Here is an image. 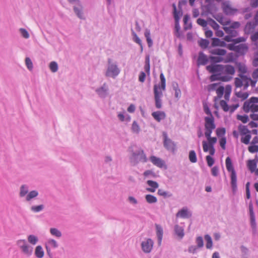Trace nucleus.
Masks as SVG:
<instances>
[{"instance_id":"obj_1","label":"nucleus","mask_w":258,"mask_h":258,"mask_svg":"<svg viewBox=\"0 0 258 258\" xmlns=\"http://www.w3.org/2000/svg\"><path fill=\"white\" fill-rule=\"evenodd\" d=\"M160 85L155 84L154 85L153 92L155 102V106L158 109H160L162 106L161 98L163 96L162 90L166 89V79L163 73L160 75Z\"/></svg>"},{"instance_id":"obj_26","label":"nucleus","mask_w":258,"mask_h":258,"mask_svg":"<svg viewBox=\"0 0 258 258\" xmlns=\"http://www.w3.org/2000/svg\"><path fill=\"white\" fill-rule=\"evenodd\" d=\"M238 55H235L233 52L229 53L226 56V58L224 59L225 63L228 62H235L237 61Z\"/></svg>"},{"instance_id":"obj_29","label":"nucleus","mask_w":258,"mask_h":258,"mask_svg":"<svg viewBox=\"0 0 258 258\" xmlns=\"http://www.w3.org/2000/svg\"><path fill=\"white\" fill-rule=\"evenodd\" d=\"M34 254L37 258H42L44 255V251L41 245H37L35 249Z\"/></svg>"},{"instance_id":"obj_3","label":"nucleus","mask_w":258,"mask_h":258,"mask_svg":"<svg viewBox=\"0 0 258 258\" xmlns=\"http://www.w3.org/2000/svg\"><path fill=\"white\" fill-rule=\"evenodd\" d=\"M130 161L133 166L137 165L140 161L145 163L148 159L143 149H140L136 152H132V156L130 157Z\"/></svg>"},{"instance_id":"obj_45","label":"nucleus","mask_w":258,"mask_h":258,"mask_svg":"<svg viewBox=\"0 0 258 258\" xmlns=\"http://www.w3.org/2000/svg\"><path fill=\"white\" fill-rule=\"evenodd\" d=\"M131 129L132 132L136 134H139L141 131L140 126L136 120L133 121Z\"/></svg>"},{"instance_id":"obj_56","label":"nucleus","mask_w":258,"mask_h":258,"mask_svg":"<svg viewBox=\"0 0 258 258\" xmlns=\"http://www.w3.org/2000/svg\"><path fill=\"white\" fill-rule=\"evenodd\" d=\"M172 8H173V17L176 16H179V15L182 16L183 12H182V9H181V10L179 9V11H177L175 4L173 3L172 4Z\"/></svg>"},{"instance_id":"obj_34","label":"nucleus","mask_w":258,"mask_h":258,"mask_svg":"<svg viewBox=\"0 0 258 258\" xmlns=\"http://www.w3.org/2000/svg\"><path fill=\"white\" fill-rule=\"evenodd\" d=\"M81 8L77 7L76 6H74L73 7V10L75 14L77 16V17L80 19H84L85 17L83 15V9L82 6L80 5Z\"/></svg>"},{"instance_id":"obj_8","label":"nucleus","mask_w":258,"mask_h":258,"mask_svg":"<svg viewBox=\"0 0 258 258\" xmlns=\"http://www.w3.org/2000/svg\"><path fill=\"white\" fill-rule=\"evenodd\" d=\"M182 16H174L175 21V26H174V35L178 38H181L183 37V32L180 30V26L179 24V21Z\"/></svg>"},{"instance_id":"obj_51","label":"nucleus","mask_w":258,"mask_h":258,"mask_svg":"<svg viewBox=\"0 0 258 258\" xmlns=\"http://www.w3.org/2000/svg\"><path fill=\"white\" fill-rule=\"evenodd\" d=\"M226 128L225 127H218L217 128L216 132L218 137H225L226 134Z\"/></svg>"},{"instance_id":"obj_43","label":"nucleus","mask_w":258,"mask_h":258,"mask_svg":"<svg viewBox=\"0 0 258 258\" xmlns=\"http://www.w3.org/2000/svg\"><path fill=\"white\" fill-rule=\"evenodd\" d=\"M207 21L209 24L215 30H217L220 28L219 24L213 19L211 18H207Z\"/></svg>"},{"instance_id":"obj_57","label":"nucleus","mask_w":258,"mask_h":258,"mask_svg":"<svg viewBox=\"0 0 258 258\" xmlns=\"http://www.w3.org/2000/svg\"><path fill=\"white\" fill-rule=\"evenodd\" d=\"M196 242L197 243V247L198 248H202L204 246V240L202 236H198L196 238Z\"/></svg>"},{"instance_id":"obj_60","label":"nucleus","mask_w":258,"mask_h":258,"mask_svg":"<svg viewBox=\"0 0 258 258\" xmlns=\"http://www.w3.org/2000/svg\"><path fill=\"white\" fill-rule=\"evenodd\" d=\"M248 151L251 153H255L258 152V145L255 144H250L248 147Z\"/></svg>"},{"instance_id":"obj_52","label":"nucleus","mask_w":258,"mask_h":258,"mask_svg":"<svg viewBox=\"0 0 258 258\" xmlns=\"http://www.w3.org/2000/svg\"><path fill=\"white\" fill-rule=\"evenodd\" d=\"M244 136V137H242L241 138V143L245 145H248L250 144V140L251 138L250 134H247V135H245Z\"/></svg>"},{"instance_id":"obj_62","label":"nucleus","mask_w":258,"mask_h":258,"mask_svg":"<svg viewBox=\"0 0 258 258\" xmlns=\"http://www.w3.org/2000/svg\"><path fill=\"white\" fill-rule=\"evenodd\" d=\"M225 91L224 86H220L216 89V93L217 94L218 98H222Z\"/></svg>"},{"instance_id":"obj_28","label":"nucleus","mask_w":258,"mask_h":258,"mask_svg":"<svg viewBox=\"0 0 258 258\" xmlns=\"http://www.w3.org/2000/svg\"><path fill=\"white\" fill-rule=\"evenodd\" d=\"M209 52L212 55H217L218 56H224L226 53V50L222 48H216L209 50Z\"/></svg>"},{"instance_id":"obj_54","label":"nucleus","mask_w":258,"mask_h":258,"mask_svg":"<svg viewBox=\"0 0 258 258\" xmlns=\"http://www.w3.org/2000/svg\"><path fill=\"white\" fill-rule=\"evenodd\" d=\"M236 118L238 120H240L243 123H246L249 121V117L247 114H244L243 115L237 114Z\"/></svg>"},{"instance_id":"obj_58","label":"nucleus","mask_w":258,"mask_h":258,"mask_svg":"<svg viewBox=\"0 0 258 258\" xmlns=\"http://www.w3.org/2000/svg\"><path fill=\"white\" fill-rule=\"evenodd\" d=\"M50 233L57 237H60L62 235L61 232L55 228H51L50 229Z\"/></svg>"},{"instance_id":"obj_5","label":"nucleus","mask_w":258,"mask_h":258,"mask_svg":"<svg viewBox=\"0 0 258 258\" xmlns=\"http://www.w3.org/2000/svg\"><path fill=\"white\" fill-rule=\"evenodd\" d=\"M163 146L168 151L174 153L176 151V144L174 141L169 139L166 132H162Z\"/></svg>"},{"instance_id":"obj_4","label":"nucleus","mask_w":258,"mask_h":258,"mask_svg":"<svg viewBox=\"0 0 258 258\" xmlns=\"http://www.w3.org/2000/svg\"><path fill=\"white\" fill-rule=\"evenodd\" d=\"M108 68L105 73L106 77H112L115 78L120 73V70L117 67V62L112 63V60L110 58L107 59Z\"/></svg>"},{"instance_id":"obj_15","label":"nucleus","mask_w":258,"mask_h":258,"mask_svg":"<svg viewBox=\"0 0 258 258\" xmlns=\"http://www.w3.org/2000/svg\"><path fill=\"white\" fill-rule=\"evenodd\" d=\"M210 61L209 56H208L204 53L203 51H200L199 52V56L197 59V65L200 66H205L208 62Z\"/></svg>"},{"instance_id":"obj_40","label":"nucleus","mask_w":258,"mask_h":258,"mask_svg":"<svg viewBox=\"0 0 258 258\" xmlns=\"http://www.w3.org/2000/svg\"><path fill=\"white\" fill-rule=\"evenodd\" d=\"M157 194L160 196H162L164 198H168L172 196V194L169 192L164 190L162 189H159Z\"/></svg>"},{"instance_id":"obj_23","label":"nucleus","mask_w":258,"mask_h":258,"mask_svg":"<svg viewBox=\"0 0 258 258\" xmlns=\"http://www.w3.org/2000/svg\"><path fill=\"white\" fill-rule=\"evenodd\" d=\"M156 227V235L158 239V243L159 245H160L161 243V241L162 240L163 234V228L159 224H155Z\"/></svg>"},{"instance_id":"obj_24","label":"nucleus","mask_w":258,"mask_h":258,"mask_svg":"<svg viewBox=\"0 0 258 258\" xmlns=\"http://www.w3.org/2000/svg\"><path fill=\"white\" fill-rule=\"evenodd\" d=\"M213 17L218 22L223 26L228 25L230 24L231 21L228 20L226 22L223 21L224 17L223 15L219 13L216 15H213Z\"/></svg>"},{"instance_id":"obj_48","label":"nucleus","mask_w":258,"mask_h":258,"mask_svg":"<svg viewBox=\"0 0 258 258\" xmlns=\"http://www.w3.org/2000/svg\"><path fill=\"white\" fill-rule=\"evenodd\" d=\"M28 192V186L26 184L21 185L20 187V196L24 197Z\"/></svg>"},{"instance_id":"obj_18","label":"nucleus","mask_w":258,"mask_h":258,"mask_svg":"<svg viewBox=\"0 0 258 258\" xmlns=\"http://www.w3.org/2000/svg\"><path fill=\"white\" fill-rule=\"evenodd\" d=\"M192 216L191 213L188 211L186 207H184L180 210L176 214V217L182 218H189Z\"/></svg>"},{"instance_id":"obj_21","label":"nucleus","mask_w":258,"mask_h":258,"mask_svg":"<svg viewBox=\"0 0 258 258\" xmlns=\"http://www.w3.org/2000/svg\"><path fill=\"white\" fill-rule=\"evenodd\" d=\"M147 184L150 186V187H147L146 190L150 192H154L156 190V189L159 187L158 183L152 180H148L147 181Z\"/></svg>"},{"instance_id":"obj_46","label":"nucleus","mask_w":258,"mask_h":258,"mask_svg":"<svg viewBox=\"0 0 258 258\" xmlns=\"http://www.w3.org/2000/svg\"><path fill=\"white\" fill-rule=\"evenodd\" d=\"M189 160L191 163H196L197 161L196 153L194 150H191L189 152Z\"/></svg>"},{"instance_id":"obj_19","label":"nucleus","mask_w":258,"mask_h":258,"mask_svg":"<svg viewBox=\"0 0 258 258\" xmlns=\"http://www.w3.org/2000/svg\"><path fill=\"white\" fill-rule=\"evenodd\" d=\"M212 43L211 45V47H215L217 46L220 47H226L227 46V43L223 40H221L218 38L213 37L212 38Z\"/></svg>"},{"instance_id":"obj_16","label":"nucleus","mask_w":258,"mask_h":258,"mask_svg":"<svg viewBox=\"0 0 258 258\" xmlns=\"http://www.w3.org/2000/svg\"><path fill=\"white\" fill-rule=\"evenodd\" d=\"M205 119V128H215L216 124L215 123V119L213 115L211 116H206Z\"/></svg>"},{"instance_id":"obj_38","label":"nucleus","mask_w":258,"mask_h":258,"mask_svg":"<svg viewBox=\"0 0 258 258\" xmlns=\"http://www.w3.org/2000/svg\"><path fill=\"white\" fill-rule=\"evenodd\" d=\"M204 237L206 241V248L207 249H211L213 247V241L211 236L209 234H206Z\"/></svg>"},{"instance_id":"obj_25","label":"nucleus","mask_w":258,"mask_h":258,"mask_svg":"<svg viewBox=\"0 0 258 258\" xmlns=\"http://www.w3.org/2000/svg\"><path fill=\"white\" fill-rule=\"evenodd\" d=\"M174 231L175 235H176L178 238L180 239H182L184 235V229L182 227L179 226L178 225L176 224L174 226Z\"/></svg>"},{"instance_id":"obj_9","label":"nucleus","mask_w":258,"mask_h":258,"mask_svg":"<svg viewBox=\"0 0 258 258\" xmlns=\"http://www.w3.org/2000/svg\"><path fill=\"white\" fill-rule=\"evenodd\" d=\"M206 70L210 73H219L224 71V65L220 64H210L206 67Z\"/></svg>"},{"instance_id":"obj_55","label":"nucleus","mask_w":258,"mask_h":258,"mask_svg":"<svg viewBox=\"0 0 258 258\" xmlns=\"http://www.w3.org/2000/svg\"><path fill=\"white\" fill-rule=\"evenodd\" d=\"M220 77H221V73H214L210 77V80L211 82H214L216 81H220Z\"/></svg>"},{"instance_id":"obj_17","label":"nucleus","mask_w":258,"mask_h":258,"mask_svg":"<svg viewBox=\"0 0 258 258\" xmlns=\"http://www.w3.org/2000/svg\"><path fill=\"white\" fill-rule=\"evenodd\" d=\"M206 9V11L202 13V15H206L207 16L208 14H210L212 16L213 15H215L213 13H212V11H213L215 13H216L218 11V8L216 6L215 4H207L204 6Z\"/></svg>"},{"instance_id":"obj_35","label":"nucleus","mask_w":258,"mask_h":258,"mask_svg":"<svg viewBox=\"0 0 258 258\" xmlns=\"http://www.w3.org/2000/svg\"><path fill=\"white\" fill-rule=\"evenodd\" d=\"M247 166L250 172L252 173L255 171L257 164L253 160L249 159L247 161Z\"/></svg>"},{"instance_id":"obj_7","label":"nucleus","mask_w":258,"mask_h":258,"mask_svg":"<svg viewBox=\"0 0 258 258\" xmlns=\"http://www.w3.org/2000/svg\"><path fill=\"white\" fill-rule=\"evenodd\" d=\"M221 8L223 13L227 16L233 15L238 11L237 9L231 7L229 1L222 2Z\"/></svg>"},{"instance_id":"obj_61","label":"nucleus","mask_w":258,"mask_h":258,"mask_svg":"<svg viewBox=\"0 0 258 258\" xmlns=\"http://www.w3.org/2000/svg\"><path fill=\"white\" fill-rule=\"evenodd\" d=\"M49 68L52 72L55 73L58 70V64L55 61H51L49 64Z\"/></svg>"},{"instance_id":"obj_33","label":"nucleus","mask_w":258,"mask_h":258,"mask_svg":"<svg viewBox=\"0 0 258 258\" xmlns=\"http://www.w3.org/2000/svg\"><path fill=\"white\" fill-rule=\"evenodd\" d=\"M144 35L146 38L147 44L149 47H151L153 46V42L151 37L150 31L148 29H146Z\"/></svg>"},{"instance_id":"obj_6","label":"nucleus","mask_w":258,"mask_h":258,"mask_svg":"<svg viewBox=\"0 0 258 258\" xmlns=\"http://www.w3.org/2000/svg\"><path fill=\"white\" fill-rule=\"evenodd\" d=\"M248 209L250 218V224L252 229V234L254 235L257 232V226L252 201H250L249 203Z\"/></svg>"},{"instance_id":"obj_30","label":"nucleus","mask_w":258,"mask_h":258,"mask_svg":"<svg viewBox=\"0 0 258 258\" xmlns=\"http://www.w3.org/2000/svg\"><path fill=\"white\" fill-rule=\"evenodd\" d=\"M224 73L227 75H233L235 73L234 67L231 64L224 65Z\"/></svg>"},{"instance_id":"obj_10","label":"nucleus","mask_w":258,"mask_h":258,"mask_svg":"<svg viewBox=\"0 0 258 258\" xmlns=\"http://www.w3.org/2000/svg\"><path fill=\"white\" fill-rule=\"evenodd\" d=\"M258 103V97H251L248 100L244 102L242 109L245 113H248L250 110V105Z\"/></svg>"},{"instance_id":"obj_63","label":"nucleus","mask_w":258,"mask_h":258,"mask_svg":"<svg viewBox=\"0 0 258 258\" xmlns=\"http://www.w3.org/2000/svg\"><path fill=\"white\" fill-rule=\"evenodd\" d=\"M207 165L209 167H212L215 163V159L210 155L206 157Z\"/></svg>"},{"instance_id":"obj_12","label":"nucleus","mask_w":258,"mask_h":258,"mask_svg":"<svg viewBox=\"0 0 258 258\" xmlns=\"http://www.w3.org/2000/svg\"><path fill=\"white\" fill-rule=\"evenodd\" d=\"M208 142L206 141H203L202 142L203 150L205 152H207L209 151L208 146L212 147L214 146V145L216 143L217 141V139L216 137H212L210 136V138H206Z\"/></svg>"},{"instance_id":"obj_14","label":"nucleus","mask_w":258,"mask_h":258,"mask_svg":"<svg viewBox=\"0 0 258 258\" xmlns=\"http://www.w3.org/2000/svg\"><path fill=\"white\" fill-rule=\"evenodd\" d=\"M95 92L100 98H106L108 94V88L106 83H104L101 87L97 88Z\"/></svg>"},{"instance_id":"obj_42","label":"nucleus","mask_w":258,"mask_h":258,"mask_svg":"<svg viewBox=\"0 0 258 258\" xmlns=\"http://www.w3.org/2000/svg\"><path fill=\"white\" fill-rule=\"evenodd\" d=\"M145 199L149 204H154L157 202V198L150 194L146 195L145 196Z\"/></svg>"},{"instance_id":"obj_47","label":"nucleus","mask_w":258,"mask_h":258,"mask_svg":"<svg viewBox=\"0 0 258 258\" xmlns=\"http://www.w3.org/2000/svg\"><path fill=\"white\" fill-rule=\"evenodd\" d=\"M235 94L237 97L242 98V101L246 100L249 95L248 92L242 93L241 91L236 92Z\"/></svg>"},{"instance_id":"obj_13","label":"nucleus","mask_w":258,"mask_h":258,"mask_svg":"<svg viewBox=\"0 0 258 258\" xmlns=\"http://www.w3.org/2000/svg\"><path fill=\"white\" fill-rule=\"evenodd\" d=\"M150 160L154 165L160 168H164L165 169H167V166L165 164V161L162 159L152 155L150 157Z\"/></svg>"},{"instance_id":"obj_44","label":"nucleus","mask_w":258,"mask_h":258,"mask_svg":"<svg viewBox=\"0 0 258 258\" xmlns=\"http://www.w3.org/2000/svg\"><path fill=\"white\" fill-rule=\"evenodd\" d=\"M38 195V191L36 190H33L29 192V194L27 195L26 200L27 201H30L32 199L36 198Z\"/></svg>"},{"instance_id":"obj_53","label":"nucleus","mask_w":258,"mask_h":258,"mask_svg":"<svg viewBox=\"0 0 258 258\" xmlns=\"http://www.w3.org/2000/svg\"><path fill=\"white\" fill-rule=\"evenodd\" d=\"M132 35L133 36V40L135 42L137 43L139 45H141V44H143L141 39L138 36L137 34L133 30H132Z\"/></svg>"},{"instance_id":"obj_22","label":"nucleus","mask_w":258,"mask_h":258,"mask_svg":"<svg viewBox=\"0 0 258 258\" xmlns=\"http://www.w3.org/2000/svg\"><path fill=\"white\" fill-rule=\"evenodd\" d=\"M21 250L24 254L29 256L32 254L33 248L26 243L25 245L21 246Z\"/></svg>"},{"instance_id":"obj_59","label":"nucleus","mask_w":258,"mask_h":258,"mask_svg":"<svg viewBox=\"0 0 258 258\" xmlns=\"http://www.w3.org/2000/svg\"><path fill=\"white\" fill-rule=\"evenodd\" d=\"M220 105L222 107L223 110L225 112H227L230 109V106L227 104L226 100H222L220 101Z\"/></svg>"},{"instance_id":"obj_36","label":"nucleus","mask_w":258,"mask_h":258,"mask_svg":"<svg viewBox=\"0 0 258 258\" xmlns=\"http://www.w3.org/2000/svg\"><path fill=\"white\" fill-rule=\"evenodd\" d=\"M238 128L242 136L247 135V134H250V131H249L245 125L240 124L239 125Z\"/></svg>"},{"instance_id":"obj_49","label":"nucleus","mask_w":258,"mask_h":258,"mask_svg":"<svg viewBox=\"0 0 258 258\" xmlns=\"http://www.w3.org/2000/svg\"><path fill=\"white\" fill-rule=\"evenodd\" d=\"M44 209V206L42 204L37 206H32L31 207V210L34 213H38L42 211Z\"/></svg>"},{"instance_id":"obj_11","label":"nucleus","mask_w":258,"mask_h":258,"mask_svg":"<svg viewBox=\"0 0 258 258\" xmlns=\"http://www.w3.org/2000/svg\"><path fill=\"white\" fill-rule=\"evenodd\" d=\"M154 242L151 238H148L141 243L142 249L145 253H149L153 248Z\"/></svg>"},{"instance_id":"obj_20","label":"nucleus","mask_w":258,"mask_h":258,"mask_svg":"<svg viewBox=\"0 0 258 258\" xmlns=\"http://www.w3.org/2000/svg\"><path fill=\"white\" fill-rule=\"evenodd\" d=\"M152 116L158 122H160L161 120L166 118V114L164 111H157L152 112Z\"/></svg>"},{"instance_id":"obj_41","label":"nucleus","mask_w":258,"mask_h":258,"mask_svg":"<svg viewBox=\"0 0 258 258\" xmlns=\"http://www.w3.org/2000/svg\"><path fill=\"white\" fill-rule=\"evenodd\" d=\"M190 19L189 15L186 14L183 17V21L184 25V29L185 30H187L188 29H190L192 28V24L191 23H189L188 26H186L185 25L187 24V22L189 21Z\"/></svg>"},{"instance_id":"obj_32","label":"nucleus","mask_w":258,"mask_h":258,"mask_svg":"<svg viewBox=\"0 0 258 258\" xmlns=\"http://www.w3.org/2000/svg\"><path fill=\"white\" fill-rule=\"evenodd\" d=\"M235 65L238 68V71L240 73L239 74H244L246 73L247 69L245 64H242L240 62L236 61Z\"/></svg>"},{"instance_id":"obj_37","label":"nucleus","mask_w":258,"mask_h":258,"mask_svg":"<svg viewBox=\"0 0 258 258\" xmlns=\"http://www.w3.org/2000/svg\"><path fill=\"white\" fill-rule=\"evenodd\" d=\"M209 43V40L206 39L201 38L198 41L199 45L203 49L208 48Z\"/></svg>"},{"instance_id":"obj_50","label":"nucleus","mask_w":258,"mask_h":258,"mask_svg":"<svg viewBox=\"0 0 258 258\" xmlns=\"http://www.w3.org/2000/svg\"><path fill=\"white\" fill-rule=\"evenodd\" d=\"M28 242L33 244H36L38 241V238L34 235H30L28 236Z\"/></svg>"},{"instance_id":"obj_64","label":"nucleus","mask_w":258,"mask_h":258,"mask_svg":"<svg viewBox=\"0 0 258 258\" xmlns=\"http://www.w3.org/2000/svg\"><path fill=\"white\" fill-rule=\"evenodd\" d=\"M25 63L28 68L30 71H31L33 68V63L29 57H26L25 59Z\"/></svg>"},{"instance_id":"obj_2","label":"nucleus","mask_w":258,"mask_h":258,"mask_svg":"<svg viewBox=\"0 0 258 258\" xmlns=\"http://www.w3.org/2000/svg\"><path fill=\"white\" fill-rule=\"evenodd\" d=\"M226 167L228 172H230V183L233 195H235L237 191V174L233 167L231 159L227 157L225 161Z\"/></svg>"},{"instance_id":"obj_27","label":"nucleus","mask_w":258,"mask_h":258,"mask_svg":"<svg viewBox=\"0 0 258 258\" xmlns=\"http://www.w3.org/2000/svg\"><path fill=\"white\" fill-rule=\"evenodd\" d=\"M236 50V52L239 55H244L248 50V47L245 44H240Z\"/></svg>"},{"instance_id":"obj_39","label":"nucleus","mask_w":258,"mask_h":258,"mask_svg":"<svg viewBox=\"0 0 258 258\" xmlns=\"http://www.w3.org/2000/svg\"><path fill=\"white\" fill-rule=\"evenodd\" d=\"M230 27H224L223 29L225 32L229 35L234 37L237 35V32L236 30H232Z\"/></svg>"},{"instance_id":"obj_31","label":"nucleus","mask_w":258,"mask_h":258,"mask_svg":"<svg viewBox=\"0 0 258 258\" xmlns=\"http://www.w3.org/2000/svg\"><path fill=\"white\" fill-rule=\"evenodd\" d=\"M210 62L211 64H217L218 63L224 62V59L221 56H209Z\"/></svg>"}]
</instances>
